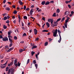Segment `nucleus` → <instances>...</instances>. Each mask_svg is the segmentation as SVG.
<instances>
[{"mask_svg": "<svg viewBox=\"0 0 74 74\" xmlns=\"http://www.w3.org/2000/svg\"><path fill=\"white\" fill-rule=\"evenodd\" d=\"M14 69L11 68L10 69L8 70V72L7 73V74H10V71L11 74H14Z\"/></svg>", "mask_w": 74, "mask_h": 74, "instance_id": "nucleus-1", "label": "nucleus"}, {"mask_svg": "<svg viewBox=\"0 0 74 74\" xmlns=\"http://www.w3.org/2000/svg\"><path fill=\"white\" fill-rule=\"evenodd\" d=\"M53 32V36L54 37H56L57 35V33H58V29H56L55 30H53L52 32Z\"/></svg>", "mask_w": 74, "mask_h": 74, "instance_id": "nucleus-2", "label": "nucleus"}, {"mask_svg": "<svg viewBox=\"0 0 74 74\" xmlns=\"http://www.w3.org/2000/svg\"><path fill=\"white\" fill-rule=\"evenodd\" d=\"M58 33H59V36L60 37L59 40L58 41V42H60V41H61V40H62V38H61V36H60V30H58Z\"/></svg>", "mask_w": 74, "mask_h": 74, "instance_id": "nucleus-3", "label": "nucleus"}, {"mask_svg": "<svg viewBox=\"0 0 74 74\" xmlns=\"http://www.w3.org/2000/svg\"><path fill=\"white\" fill-rule=\"evenodd\" d=\"M2 38V40L4 41H8V38L7 37H4V38Z\"/></svg>", "mask_w": 74, "mask_h": 74, "instance_id": "nucleus-4", "label": "nucleus"}, {"mask_svg": "<svg viewBox=\"0 0 74 74\" xmlns=\"http://www.w3.org/2000/svg\"><path fill=\"white\" fill-rule=\"evenodd\" d=\"M14 65L15 66H16V67H17V66H18V64H17V59H16L14 60Z\"/></svg>", "mask_w": 74, "mask_h": 74, "instance_id": "nucleus-5", "label": "nucleus"}, {"mask_svg": "<svg viewBox=\"0 0 74 74\" xmlns=\"http://www.w3.org/2000/svg\"><path fill=\"white\" fill-rule=\"evenodd\" d=\"M33 9H32L30 11L29 14L30 15H32L33 14Z\"/></svg>", "mask_w": 74, "mask_h": 74, "instance_id": "nucleus-6", "label": "nucleus"}, {"mask_svg": "<svg viewBox=\"0 0 74 74\" xmlns=\"http://www.w3.org/2000/svg\"><path fill=\"white\" fill-rule=\"evenodd\" d=\"M69 19H70V18L68 17H67V19L66 20H65V23H67L68 22H69Z\"/></svg>", "mask_w": 74, "mask_h": 74, "instance_id": "nucleus-7", "label": "nucleus"}, {"mask_svg": "<svg viewBox=\"0 0 74 74\" xmlns=\"http://www.w3.org/2000/svg\"><path fill=\"white\" fill-rule=\"evenodd\" d=\"M34 34L36 35L37 34V30L36 29H34Z\"/></svg>", "mask_w": 74, "mask_h": 74, "instance_id": "nucleus-8", "label": "nucleus"}, {"mask_svg": "<svg viewBox=\"0 0 74 74\" xmlns=\"http://www.w3.org/2000/svg\"><path fill=\"white\" fill-rule=\"evenodd\" d=\"M37 47V46H36V45L33 46L32 47V49H34V48H36Z\"/></svg>", "mask_w": 74, "mask_h": 74, "instance_id": "nucleus-9", "label": "nucleus"}, {"mask_svg": "<svg viewBox=\"0 0 74 74\" xmlns=\"http://www.w3.org/2000/svg\"><path fill=\"white\" fill-rule=\"evenodd\" d=\"M14 49L13 48H11L9 50H7V51L8 52H10V51H12V49Z\"/></svg>", "mask_w": 74, "mask_h": 74, "instance_id": "nucleus-10", "label": "nucleus"}, {"mask_svg": "<svg viewBox=\"0 0 74 74\" xmlns=\"http://www.w3.org/2000/svg\"><path fill=\"white\" fill-rule=\"evenodd\" d=\"M70 12L66 11L65 12L64 14L65 15H67L68 14H70Z\"/></svg>", "mask_w": 74, "mask_h": 74, "instance_id": "nucleus-11", "label": "nucleus"}, {"mask_svg": "<svg viewBox=\"0 0 74 74\" xmlns=\"http://www.w3.org/2000/svg\"><path fill=\"white\" fill-rule=\"evenodd\" d=\"M5 10H7V11H10V8L9 7H7L5 8Z\"/></svg>", "mask_w": 74, "mask_h": 74, "instance_id": "nucleus-12", "label": "nucleus"}, {"mask_svg": "<svg viewBox=\"0 0 74 74\" xmlns=\"http://www.w3.org/2000/svg\"><path fill=\"white\" fill-rule=\"evenodd\" d=\"M58 24V22H57V21L54 22V26H57V25Z\"/></svg>", "mask_w": 74, "mask_h": 74, "instance_id": "nucleus-13", "label": "nucleus"}, {"mask_svg": "<svg viewBox=\"0 0 74 74\" xmlns=\"http://www.w3.org/2000/svg\"><path fill=\"white\" fill-rule=\"evenodd\" d=\"M3 27L4 29H6L7 28V26H5V25H4Z\"/></svg>", "mask_w": 74, "mask_h": 74, "instance_id": "nucleus-14", "label": "nucleus"}, {"mask_svg": "<svg viewBox=\"0 0 74 74\" xmlns=\"http://www.w3.org/2000/svg\"><path fill=\"white\" fill-rule=\"evenodd\" d=\"M8 37L9 38V39H11V38H12V36H11V35H8Z\"/></svg>", "mask_w": 74, "mask_h": 74, "instance_id": "nucleus-15", "label": "nucleus"}, {"mask_svg": "<svg viewBox=\"0 0 74 74\" xmlns=\"http://www.w3.org/2000/svg\"><path fill=\"white\" fill-rule=\"evenodd\" d=\"M46 25L48 27H49V26H50V25H49V23H48V22L46 23Z\"/></svg>", "mask_w": 74, "mask_h": 74, "instance_id": "nucleus-16", "label": "nucleus"}, {"mask_svg": "<svg viewBox=\"0 0 74 74\" xmlns=\"http://www.w3.org/2000/svg\"><path fill=\"white\" fill-rule=\"evenodd\" d=\"M2 19L3 20V19H4V21H5V20H7V17L6 16H5Z\"/></svg>", "mask_w": 74, "mask_h": 74, "instance_id": "nucleus-17", "label": "nucleus"}, {"mask_svg": "<svg viewBox=\"0 0 74 74\" xmlns=\"http://www.w3.org/2000/svg\"><path fill=\"white\" fill-rule=\"evenodd\" d=\"M9 49V47L8 46H5V49Z\"/></svg>", "mask_w": 74, "mask_h": 74, "instance_id": "nucleus-18", "label": "nucleus"}, {"mask_svg": "<svg viewBox=\"0 0 74 74\" xmlns=\"http://www.w3.org/2000/svg\"><path fill=\"white\" fill-rule=\"evenodd\" d=\"M39 53H37V54H36V57L37 58V59L38 58V56H38V55H39Z\"/></svg>", "mask_w": 74, "mask_h": 74, "instance_id": "nucleus-19", "label": "nucleus"}, {"mask_svg": "<svg viewBox=\"0 0 74 74\" xmlns=\"http://www.w3.org/2000/svg\"><path fill=\"white\" fill-rule=\"evenodd\" d=\"M56 12L57 13H59L60 12V10L59 9H57L56 11Z\"/></svg>", "mask_w": 74, "mask_h": 74, "instance_id": "nucleus-20", "label": "nucleus"}, {"mask_svg": "<svg viewBox=\"0 0 74 74\" xmlns=\"http://www.w3.org/2000/svg\"><path fill=\"white\" fill-rule=\"evenodd\" d=\"M52 16L56 17V13H54L52 15Z\"/></svg>", "mask_w": 74, "mask_h": 74, "instance_id": "nucleus-21", "label": "nucleus"}, {"mask_svg": "<svg viewBox=\"0 0 74 74\" xmlns=\"http://www.w3.org/2000/svg\"><path fill=\"white\" fill-rule=\"evenodd\" d=\"M13 64V63L12 62H11L10 63V64H8V66H11V65H12V64Z\"/></svg>", "mask_w": 74, "mask_h": 74, "instance_id": "nucleus-22", "label": "nucleus"}, {"mask_svg": "<svg viewBox=\"0 0 74 74\" xmlns=\"http://www.w3.org/2000/svg\"><path fill=\"white\" fill-rule=\"evenodd\" d=\"M64 19H65V18L64 17H63L61 20V22H63L64 21Z\"/></svg>", "mask_w": 74, "mask_h": 74, "instance_id": "nucleus-23", "label": "nucleus"}, {"mask_svg": "<svg viewBox=\"0 0 74 74\" xmlns=\"http://www.w3.org/2000/svg\"><path fill=\"white\" fill-rule=\"evenodd\" d=\"M51 10L52 11H53V12L55 11V8L54 7H53L52 8H51Z\"/></svg>", "mask_w": 74, "mask_h": 74, "instance_id": "nucleus-24", "label": "nucleus"}, {"mask_svg": "<svg viewBox=\"0 0 74 74\" xmlns=\"http://www.w3.org/2000/svg\"><path fill=\"white\" fill-rule=\"evenodd\" d=\"M9 40L10 42H11V43H12L13 41H12V39H9Z\"/></svg>", "mask_w": 74, "mask_h": 74, "instance_id": "nucleus-25", "label": "nucleus"}, {"mask_svg": "<svg viewBox=\"0 0 74 74\" xmlns=\"http://www.w3.org/2000/svg\"><path fill=\"white\" fill-rule=\"evenodd\" d=\"M49 3L50 2L49 1H47L46 2V3H45V5H48V4H49Z\"/></svg>", "mask_w": 74, "mask_h": 74, "instance_id": "nucleus-26", "label": "nucleus"}, {"mask_svg": "<svg viewBox=\"0 0 74 74\" xmlns=\"http://www.w3.org/2000/svg\"><path fill=\"white\" fill-rule=\"evenodd\" d=\"M45 3V1H44L42 2L41 4L42 5H44Z\"/></svg>", "mask_w": 74, "mask_h": 74, "instance_id": "nucleus-27", "label": "nucleus"}, {"mask_svg": "<svg viewBox=\"0 0 74 74\" xmlns=\"http://www.w3.org/2000/svg\"><path fill=\"white\" fill-rule=\"evenodd\" d=\"M52 20L51 19V18H49V19H48V22H51V21Z\"/></svg>", "mask_w": 74, "mask_h": 74, "instance_id": "nucleus-28", "label": "nucleus"}, {"mask_svg": "<svg viewBox=\"0 0 74 74\" xmlns=\"http://www.w3.org/2000/svg\"><path fill=\"white\" fill-rule=\"evenodd\" d=\"M35 53V52L32 51L31 52V54L32 55V56H33L34 54Z\"/></svg>", "mask_w": 74, "mask_h": 74, "instance_id": "nucleus-29", "label": "nucleus"}, {"mask_svg": "<svg viewBox=\"0 0 74 74\" xmlns=\"http://www.w3.org/2000/svg\"><path fill=\"white\" fill-rule=\"evenodd\" d=\"M43 32H48V31L46 30H44L42 31Z\"/></svg>", "mask_w": 74, "mask_h": 74, "instance_id": "nucleus-30", "label": "nucleus"}, {"mask_svg": "<svg viewBox=\"0 0 74 74\" xmlns=\"http://www.w3.org/2000/svg\"><path fill=\"white\" fill-rule=\"evenodd\" d=\"M64 25L65 27L66 28H67V23H65L64 24Z\"/></svg>", "mask_w": 74, "mask_h": 74, "instance_id": "nucleus-31", "label": "nucleus"}, {"mask_svg": "<svg viewBox=\"0 0 74 74\" xmlns=\"http://www.w3.org/2000/svg\"><path fill=\"white\" fill-rule=\"evenodd\" d=\"M48 44V42H46L45 43V46H47V45Z\"/></svg>", "mask_w": 74, "mask_h": 74, "instance_id": "nucleus-32", "label": "nucleus"}, {"mask_svg": "<svg viewBox=\"0 0 74 74\" xmlns=\"http://www.w3.org/2000/svg\"><path fill=\"white\" fill-rule=\"evenodd\" d=\"M61 20V18H59L58 19L57 21V22H59V21H60Z\"/></svg>", "mask_w": 74, "mask_h": 74, "instance_id": "nucleus-33", "label": "nucleus"}, {"mask_svg": "<svg viewBox=\"0 0 74 74\" xmlns=\"http://www.w3.org/2000/svg\"><path fill=\"white\" fill-rule=\"evenodd\" d=\"M23 49H21L19 50V52H23Z\"/></svg>", "mask_w": 74, "mask_h": 74, "instance_id": "nucleus-34", "label": "nucleus"}, {"mask_svg": "<svg viewBox=\"0 0 74 74\" xmlns=\"http://www.w3.org/2000/svg\"><path fill=\"white\" fill-rule=\"evenodd\" d=\"M48 40H49V42H51L52 41V39H51V38H49Z\"/></svg>", "mask_w": 74, "mask_h": 74, "instance_id": "nucleus-35", "label": "nucleus"}, {"mask_svg": "<svg viewBox=\"0 0 74 74\" xmlns=\"http://www.w3.org/2000/svg\"><path fill=\"white\" fill-rule=\"evenodd\" d=\"M33 63L34 64H36V60H34L33 61Z\"/></svg>", "mask_w": 74, "mask_h": 74, "instance_id": "nucleus-36", "label": "nucleus"}, {"mask_svg": "<svg viewBox=\"0 0 74 74\" xmlns=\"http://www.w3.org/2000/svg\"><path fill=\"white\" fill-rule=\"evenodd\" d=\"M23 18L24 19H27V16H24Z\"/></svg>", "mask_w": 74, "mask_h": 74, "instance_id": "nucleus-37", "label": "nucleus"}, {"mask_svg": "<svg viewBox=\"0 0 74 74\" xmlns=\"http://www.w3.org/2000/svg\"><path fill=\"white\" fill-rule=\"evenodd\" d=\"M29 62H30V59H28L27 61V64H28L29 63Z\"/></svg>", "mask_w": 74, "mask_h": 74, "instance_id": "nucleus-38", "label": "nucleus"}, {"mask_svg": "<svg viewBox=\"0 0 74 74\" xmlns=\"http://www.w3.org/2000/svg\"><path fill=\"white\" fill-rule=\"evenodd\" d=\"M14 39L15 40H17V37L16 36H14Z\"/></svg>", "mask_w": 74, "mask_h": 74, "instance_id": "nucleus-39", "label": "nucleus"}, {"mask_svg": "<svg viewBox=\"0 0 74 74\" xmlns=\"http://www.w3.org/2000/svg\"><path fill=\"white\" fill-rule=\"evenodd\" d=\"M6 67V66H1V69H3L4 68H5Z\"/></svg>", "mask_w": 74, "mask_h": 74, "instance_id": "nucleus-40", "label": "nucleus"}, {"mask_svg": "<svg viewBox=\"0 0 74 74\" xmlns=\"http://www.w3.org/2000/svg\"><path fill=\"white\" fill-rule=\"evenodd\" d=\"M26 36V34L25 33H24L23 34V37H24V36Z\"/></svg>", "mask_w": 74, "mask_h": 74, "instance_id": "nucleus-41", "label": "nucleus"}, {"mask_svg": "<svg viewBox=\"0 0 74 74\" xmlns=\"http://www.w3.org/2000/svg\"><path fill=\"white\" fill-rule=\"evenodd\" d=\"M13 13L14 14H16V13H17V12H16V11H14Z\"/></svg>", "mask_w": 74, "mask_h": 74, "instance_id": "nucleus-42", "label": "nucleus"}, {"mask_svg": "<svg viewBox=\"0 0 74 74\" xmlns=\"http://www.w3.org/2000/svg\"><path fill=\"white\" fill-rule=\"evenodd\" d=\"M39 38H36V40H35V41H38V40H39Z\"/></svg>", "mask_w": 74, "mask_h": 74, "instance_id": "nucleus-43", "label": "nucleus"}, {"mask_svg": "<svg viewBox=\"0 0 74 74\" xmlns=\"http://www.w3.org/2000/svg\"><path fill=\"white\" fill-rule=\"evenodd\" d=\"M35 67H36V69H37V66H38V65L37 64H35Z\"/></svg>", "mask_w": 74, "mask_h": 74, "instance_id": "nucleus-44", "label": "nucleus"}, {"mask_svg": "<svg viewBox=\"0 0 74 74\" xmlns=\"http://www.w3.org/2000/svg\"><path fill=\"white\" fill-rule=\"evenodd\" d=\"M12 43H10L9 47H11L12 46Z\"/></svg>", "mask_w": 74, "mask_h": 74, "instance_id": "nucleus-45", "label": "nucleus"}, {"mask_svg": "<svg viewBox=\"0 0 74 74\" xmlns=\"http://www.w3.org/2000/svg\"><path fill=\"white\" fill-rule=\"evenodd\" d=\"M31 18H32V19H33V21H34V19L35 18H33L32 17H30Z\"/></svg>", "mask_w": 74, "mask_h": 74, "instance_id": "nucleus-46", "label": "nucleus"}, {"mask_svg": "<svg viewBox=\"0 0 74 74\" xmlns=\"http://www.w3.org/2000/svg\"><path fill=\"white\" fill-rule=\"evenodd\" d=\"M18 67H19V66H20V65H21V63H19V62H18Z\"/></svg>", "mask_w": 74, "mask_h": 74, "instance_id": "nucleus-47", "label": "nucleus"}, {"mask_svg": "<svg viewBox=\"0 0 74 74\" xmlns=\"http://www.w3.org/2000/svg\"><path fill=\"white\" fill-rule=\"evenodd\" d=\"M8 69H9V68L8 67H7L6 68V71H8Z\"/></svg>", "mask_w": 74, "mask_h": 74, "instance_id": "nucleus-48", "label": "nucleus"}, {"mask_svg": "<svg viewBox=\"0 0 74 74\" xmlns=\"http://www.w3.org/2000/svg\"><path fill=\"white\" fill-rule=\"evenodd\" d=\"M10 22V21L9 20H8L6 22V23H8Z\"/></svg>", "mask_w": 74, "mask_h": 74, "instance_id": "nucleus-49", "label": "nucleus"}, {"mask_svg": "<svg viewBox=\"0 0 74 74\" xmlns=\"http://www.w3.org/2000/svg\"><path fill=\"white\" fill-rule=\"evenodd\" d=\"M3 38V36H2V35H0V38Z\"/></svg>", "mask_w": 74, "mask_h": 74, "instance_id": "nucleus-50", "label": "nucleus"}, {"mask_svg": "<svg viewBox=\"0 0 74 74\" xmlns=\"http://www.w3.org/2000/svg\"><path fill=\"white\" fill-rule=\"evenodd\" d=\"M45 18L44 17H43L42 18V20H43V21H45Z\"/></svg>", "mask_w": 74, "mask_h": 74, "instance_id": "nucleus-51", "label": "nucleus"}, {"mask_svg": "<svg viewBox=\"0 0 74 74\" xmlns=\"http://www.w3.org/2000/svg\"><path fill=\"white\" fill-rule=\"evenodd\" d=\"M26 6H24V10H26Z\"/></svg>", "mask_w": 74, "mask_h": 74, "instance_id": "nucleus-52", "label": "nucleus"}, {"mask_svg": "<svg viewBox=\"0 0 74 74\" xmlns=\"http://www.w3.org/2000/svg\"><path fill=\"white\" fill-rule=\"evenodd\" d=\"M8 36H10V34H11V32H9L8 33Z\"/></svg>", "mask_w": 74, "mask_h": 74, "instance_id": "nucleus-53", "label": "nucleus"}, {"mask_svg": "<svg viewBox=\"0 0 74 74\" xmlns=\"http://www.w3.org/2000/svg\"><path fill=\"white\" fill-rule=\"evenodd\" d=\"M6 1V0H4L3 1V4H5V3Z\"/></svg>", "mask_w": 74, "mask_h": 74, "instance_id": "nucleus-54", "label": "nucleus"}, {"mask_svg": "<svg viewBox=\"0 0 74 74\" xmlns=\"http://www.w3.org/2000/svg\"><path fill=\"white\" fill-rule=\"evenodd\" d=\"M12 7L14 8H15V5H13L12 6Z\"/></svg>", "mask_w": 74, "mask_h": 74, "instance_id": "nucleus-55", "label": "nucleus"}, {"mask_svg": "<svg viewBox=\"0 0 74 74\" xmlns=\"http://www.w3.org/2000/svg\"><path fill=\"white\" fill-rule=\"evenodd\" d=\"M6 64H7V62L3 64V65L1 64V66H4V65H5Z\"/></svg>", "mask_w": 74, "mask_h": 74, "instance_id": "nucleus-56", "label": "nucleus"}, {"mask_svg": "<svg viewBox=\"0 0 74 74\" xmlns=\"http://www.w3.org/2000/svg\"><path fill=\"white\" fill-rule=\"evenodd\" d=\"M18 19H21V16H20V15H18Z\"/></svg>", "mask_w": 74, "mask_h": 74, "instance_id": "nucleus-57", "label": "nucleus"}, {"mask_svg": "<svg viewBox=\"0 0 74 74\" xmlns=\"http://www.w3.org/2000/svg\"><path fill=\"white\" fill-rule=\"evenodd\" d=\"M29 10H30V9L29 8H27L26 9V10H27V11H29Z\"/></svg>", "mask_w": 74, "mask_h": 74, "instance_id": "nucleus-58", "label": "nucleus"}, {"mask_svg": "<svg viewBox=\"0 0 74 74\" xmlns=\"http://www.w3.org/2000/svg\"><path fill=\"white\" fill-rule=\"evenodd\" d=\"M68 6L69 7V8H71V6L70 5H68Z\"/></svg>", "mask_w": 74, "mask_h": 74, "instance_id": "nucleus-59", "label": "nucleus"}, {"mask_svg": "<svg viewBox=\"0 0 74 74\" xmlns=\"http://www.w3.org/2000/svg\"><path fill=\"white\" fill-rule=\"evenodd\" d=\"M18 3H19V4H20V3H22V1L21 0L19 1H18Z\"/></svg>", "mask_w": 74, "mask_h": 74, "instance_id": "nucleus-60", "label": "nucleus"}, {"mask_svg": "<svg viewBox=\"0 0 74 74\" xmlns=\"http://www.w3.org/2000/svg\"><path fill=\"white\" fill-rule=\"evenodd\" d=\"M20 8L19 7H18L17 8V10H20Z\"/></svg>", "mask_w": 74, "mask_h": 74, "instance_id": "nucleus-61", "label": "nucleus"}, {"mask_svg": "<svg viewBox=\"0 0 74 74\" xmlns=\"http://www.w3.org/2000/svg\"><path fill=\"white\" fill-rule=\"evenodd\" d=\"M65 3H66V4H68V3H69V1H65Z\"/></svg>", "mask_w": 74, "mask_h": 74, "instance_id": "nucleus-62", "label": "nucleus"}, {"mask_svg": "<svg viewBox=\"0 0 74 74\" xmlns=\"http://www.w3.org/2000/svg\"><path fill=\"white\" fill-rule=\"evenodd\" d=\"M71 14L73 15L74 14V12L73 11H71Z\"/></svg>", "mask_w": 74, "mask_h": 74, "instance_id": "nucleus-63", "label": "nucleus"}, {"mask_svg": "<svg viewBox=\"0 0 74 74\" xmlns=\"http://www.w3.org/2000/svg\"><path fill=\"white\" fill-rule=\"evenodd\" d=\"M20 5H23V2H21V3H20Z\"/></svg>", "mask_w": 74, "mask_h": 74, "instance_id": "nucleus-64", "label": "nucleus"}]
</instances>
